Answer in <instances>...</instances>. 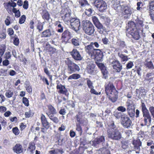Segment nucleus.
Returning a JSON list of instances; mask_svg holds the SVG:
<instances>
[{"instance_id":"obj_3","label":"nucleus","mask_w":154,"mask_h":154,"mask_svg":"<svg viewBox=\"0 0 154 154\" xmlns=\"http://www.w3.org/2000/svg\"><path fill=\"white\" fill-rule=\"evenodd\" d=\"M82 27L85 32L87 34L92 35H93L95 29L92 23L88 20H84L82 23Z\"/></svg>"},{"instance_id":"obj_50","label":"nucleus","mask_w":154,"mask_h":154,"mask_svg":"<svg viewBox=\"0 0 154 154\" xmlns=\"http://www.w3.org/2000/svg\"><path fill=\"white\" fill-rule=\"evenodd\" d=\"M117 109L119 111H121L122 112H124L126 111L127 109L126 108L122 106H119L117 108Z\"/></svg>"},{"instance_id":"obj_56","label":"nucleus","mask_w":154,"mask_h":154,"mask_svg":"<svg viewBox=\"0 0 154 154\" xmlns=\"http://www.w3.org/2000/svg\"><path fill=\"white\" fill-rule=\"evenodd\" d=\"M12 131L15 135H18L20 133V131L17 127L13 128L12 129Z\"/></svg>"},{"instance_id":"obj_52","label":"nucleus","mask_w":154,"mask_h":154,"mask_svg":"<svg viewBox=\"0 0 154 154\" xmlns=\"http://www.w3.org/2000/svg\"><path fill=\"white\" fill-rule=\"evenodd\" d=\"M96 63L97 65L98 66L99 68L101 69V70L103 69L104 68L106 67L104 65V64H103L102 63H99L97 61L96 62Z\"/></svg>"},{"instance_id":"obj_60","label":"nucleus","mask_w":154,"mask_h":154,"mask_svg":"<svg viewBox=\"0 0 154 154\" xmlns=\"http://www.w3.org/2000/svg\"><path fill=\"white\" fill-rule=\"evenodd\" d=\"M134 66L133 62L132 61H129L127 64L126 68L127 69H131Z\"/></svg>"},{"instance_id":"obj_42","label":"nucleus","mask_w":154,"mask_h":154,"mask_svg":"<svg viewBox=\"0 0 154 154\" xmlns=\"http://www.w3.org/2000/svg\"><path fill=\"white\" fill-rule=\"evenodd\" d=\"M141 107L142 110L143 114L149 113L148 110L147 109L145 104L144 103H142Z\"/></svg>"},{"instance_id":"obj_54","label":"nucleus","mask_w":154,"mask_h":154,"mask_svg":"<svg viewBox=\"0 0 154 154\" xmlns=\"http://www.w3.org/2000/svg\"><path fill=\"white\" fill-rule=\"evenodd\" d=\"M33 114V113L31 110H30L29 111L25 112V117L26 118H29L32 116Z\"/></svg>"},{"instance_id":"obj_27","label":"nucleus","mask_w":154,"mask_h":154,"mask_svg":"<svg viewBox=\"0 0 154 154\" xmlns=\"http://www.w3.org/2000/svg\"><path fill=\"white\" fill-rule=\"evenodd\" d=\"M118 56L120 58L122 62L127 61L130 59L128 57V56L125 55L122 53L120 52L118 53Z\"/></svg>"},{"instance_id":"obj_64","label":"nucleus","mask_w":154,"mask_h":154,"mask_svg":"<svg viewBox=\"0 0 154 154\" xmlns=\"http://www.w3.org/2000/svg\"><path fill=\"white\" fill-rule=\"evenodd\" d=\"M154 76V72L148 73L147 74L146 78H153Z\"/></svg>"},{"instance_id":"obj_55","label":"nucleus","mask_w":154,"mask_h":154,"mask_svg":"<svg viewBox=\"0 0 154 154\" xmlns=\"http://www.w3.org/2000/svg\"><path fill=\"white\" fill-rule=\"evenodd\" d=\"M43 25L41 23H38L37 25V29L39 32L42 31L43 29Z\"/></svg>"},{"instance_id":"obj_62","label":"nucleus","mask_w":154,"mask_h":154,"mask_svg":"<svg viewBox=\"0 0 154 154\" xmlns=\"http://www.w3.org/2000/svg\"><path fill=\"white\" fill-rule=\"evenodd\" d=\"M14 44L16 45L17 46L19 45V38L16 37H14Z\"/></svg>"},{"instance_id":"obj_9","label":"nucleus","mask_w":154,"mask_h":154,"mask_svg":"<svg viewBox=\"0 0 154 154\" xmlns=\"http://www.w3.org/2000/svg\"><path fill=\"white\" fill-rule=\"evenodd\" d=\"M72 29L77 32L80 26V23L79 19L76 18H72L69 22Z\"/></svg>"},{"instance_id":"obj_11","label":"nucleus","mask_w":154,"mask_h":154,"mask_svg":"<svg viewBox=\"0 0 154 154\" xmlns=\"http://www.w3.org/2000/svg\"><path fill=\"white\" fill-rule=\"evenodd\" d=\"M103 56L102 52L99 49H97L91 58L95 59L97 61H101Z\"/></svg>"},{"instance_id":"obj_22","label":"nucleus","mask_w":154,"mask_h":154,"mask_svg":"<svg viewBox=\"0 0 154 154\" xmlns=\"http://www.w3.org/2000/svg\"><path fill=\"white\" fill-rule=\"evenodd\" d=\"M57 88L59 90L58 92L61 94H65L67 92V90L65 87L61 84L58 85L57 86Z\"/></svg>"},{"instance_id":"obj_13","label":"nucleus","mask_w":154,"mask_h":154,"mask_svg":"<svg viewBox=\"0 0 154 154\" xmlns=\"http://www.w3.org/2000/svg\"><path fill=\"white\" fill-rule=\"evenodd\" d=\"M105 91L107 95L109 94H112V93L116 91L115 88L113 84L112 83H109L106 85Z\"/></svg>"},{"instance_id":"obj_41","label":"nucleus","mask_w":154,"mask_h":154,"mask_svg":"<svg viewBox=\"0 0 154 154\" xmlns=\"http://www.w3.org/2000/svg\"><path fill=\"white\" fill-rule=\"evenodd\" d=\"M13 94V91L12 90H9L6 92L5 95L7 98H10L12 96Z\"/></svg>"},{"instance_id":"obj_2","label":"nucleus","mask_w":154,"mask_h":154,"mask_svg":"<svg viewBox=\"0 0 154 154\" xmlns=\"http://www.w3.org/2000/svg\"><path fill=\"white\" fill-rule=\"evenodd\" d=\"M127 27L126 31L127 36L130 38L131 35L134 39L139 40L140 35L137 29L135 27L134 22L133 21L129 22Z\"/></svg>"},{"instance_id":"obj_15","label":"nucleus","mask_w":154,"mask_h":154,"mask_svg":"<svg viewBox=\"0 0 154 154\" xmlns=\"http://www.w3.org/2000/svg\"><path fill=\"white\" fill-rule=\"evenodd\" d=\"M119 2V0H113L112 1L113 8L119 12L122 11L124 7L123 5H120Z\"/></svg>"},{"instance_id":"obj_24","label":"nucleus","mask_w":154,"mask_h":154,"mask_svg":"<svg viewBox=\"0 0 154 154\" xmlns=\"http://www.w3.org/2000/svg\"><path fill=\"white\" fill-rule=\"evenodd\" d=\"M149 5L150 11H154V0L149 1ZM151 17L152 20L154 22V14H151Z\"/></svg>"},{"instance_id":"obj_43","label":"nucleus","mask_w":154,"mask_h":154,"mask_svg":"<svg viewBox=\"0 0 154 154\" xmlns=\"http://www.w3.org/2000/svg\"><path fill=\"white\" fill-rule=\"evenodd\" d=\"M101 71L103 75V77L105 79H106L107 77L108 74V71L106 69V67H105L104 68L101 69Z\"/></svg>"},{"instance_id":"obj_45","label":"nucleus","mask_w":154,"mask_h":154,"mask_svg":"<svg viewBox=\"0 0 154 154\" xmlns=\"http://www.w3.org/2000/svg\"><path fill=\"white\" fill-rule=\"evenodd\" d=\"M114 115L115 117L117 119H118L121 118V120H122V117L124 116V115H122L121 112H116Z\"/></svg>"},{"instance_id":"obj_16","label":"nucleus","mask_w":154,"mask_h":154,"mask_svg":"<svg viewBox=\"0 0 154 154\" xmlns=\"http://www.w3.org/2000/svg\"><path fill=\"white\" fill-rule=\"evenodd\" d=\"M85 50L86 52L91 57L92 55L94 54L95 51L97 49L94 48L92 44L87 45L85 47Z\"/></svg>"},{"instance_id":"obj_12","label":"nucleus","mask_w":154,"mask_h":154,"mask_svg":"<svg viewBox=\"0 0 154 154\" xmlns=\"http://www.w3.org/2000/svg\"><path fill=\"white\" fill-rule=\"evenodd\" d=\"M70 54L73 58L75 60H80L82 59V57L79 52L76 49H73L70 52Z\"/></svg>"},{"instance_id":"obj_18","label":"nucleus","mask_w":154,"mask_h":154,"mask_svg":"<svg viewBox=\"0 0 154 154\" xmlns=\"http://www.w3.org/2000/svg\"><path fill=\"white\" fill-rule=\"evenodd\" d=\"M82 113L80 112L76 115L75 116L76 119V123L81 124L82 125H84L86 124L85 121L82 119Z\"/></svg>"},{"instance_id":"obj_57","label":"nucleus","mask_w":154,"mask_h":154,"mask_svg":"<svg viewBox=\"0 0 154 154\" xmlns=\"http://www.w3.org/2000/svg\"><path fill=\"white\" fill-rule=\"evenodd\" d=\"M5 24L7 26H9L10 24V17L9 16H7L6 19L5 21Z\"/></svg>"},{"instance_id":"obj_26","label":"nucleus","mask_w":154,"mask_h":154,"mask_svg":"<svg viewBox=\"0 0 154 154\" xmlns=\"http://www.w3.org/2000/svg\"><path fill=\"white\" fill-rule=\"evenodd\" d=\"M48 109L49 110L48 112H46V114L48 113L50 115H53L56 114L57 113L55 109L51 105H49L47 106Z\"/></svg>"},{"instance_id":"obj_51","label":"nucleus","mask_w":154,"mask_h":154,"mask_svg":"<svg viewBox=\"0 0 154 154\" xmlns=\"http://www.w3.org/2000/svg\"><path fill=\"white\" fill-rule=\"evenodd\" d=\"M25 88L27 91L29 93H31L32 91L31 86L29 84H26L25 86Z\"/></svg>"},{"instance_id":"obj_63","label":"nucleus","mask_w":154,"mask_h":154,"mask_svg":"<svg viewBox=\"0 0 154 154\" xmlns=\"http://www.w3.org/2000/svg\"><path fill=\"white\" fill-rule=\"evenodd\" d=\"M92 20L94 25H95L97 23L99 22L98 18L95 16H93L92 17Z\"/></svg>"},{"instance_id":"obj_40","label":"nucleus","mask_w":154,"mask_h":154,"mask_svg":"<svg viewBox=\"0 0 154 154\" xmlns=\"http://www.w3.org/2000/svg\"><path fill=\"white\" fill-rule=\"evenodd\" d=\"M95 65L94 64H92L91 66L88 65V72L90 74H92L94 70Z\"/></svg>"},{"instance_id":"obj_35","label":"nucleus","mask_w":154,"mask_h":154,"mask_svg":"<svg viewBox=\"0 0 154 154\" xmlns=\"http://www.w3.org/2000/svg\"><path fill=\"white\" fill-rule=\"evenodd\" d=\"M62 37L64 38H69L72 37L71 33L67 30L65 31L62 33Z\"/></svg>"},{"instance_id":"obj_39","label":"nucleus","mask_w":154,"mask_h":154,"mask_svg":"<svg viewBox=\"0 0 154 154\" xmlns=\"http://www.w3.org/2000/svg\"><path fill=\"white\" fill-rule=\"evenodd\" d=\"M42 17L46 20H48L50 18V15L46 11H44L42 14Z\"/></svg>"},{"instance_id":"obj_23","label":"nucleus","mask_w":154,"mask_h":154,"mask_svg":"<svg viewBox=\"0 0 154 154\" xmlns=\"http://www.w3.org/2000/svg\"><path fill=\"white\" fill-rule=\"evenodd\" d=\"M46 48L51 56H52L53 54H55L57 53L56 49L52 47L50 45H47Z\"/></svg>"},{"instance_id":"obj_31","label":"nucleus","mask_w":154,"mask_h":154,"mask_svg":"<svg viewBox=\"0 0 154 154\" xmlns=\"http://www.w3.org/2000/svg\"><path fill=\"white\" fill-rule=\"evenodd\" d=\"M60 23V21H57L54 24L55 26H57V28H60V29H57V32H58L62 33L63 31V28Z\"/></svg>"},{"instance_id":"obj_17","label":"nucleus","mask_w":154,"mask_h":154,"mask_svg":"<svg viewBox=\"0 0 154 154\" xmlns=\"http://www.w3.org/2000/svg\"><path fill=\"white\" fill-rule=\"evenodd\" d=\"M4 6L8 13L10 14L11 13L12 7L14 8L16 6V4L15 2H9L5 3Z\"/></svg>"},{"instance_id":"obj_20","label":"nucleus","mask_w":154,"mask_h":154,"mask_svg":"<svg viewBox=\"0 0 154 154\" xmlns=\"http://www.w3.org/2000/svg\"><path fill=\"white\" fill-rule=\"evenodd\" d=\"M41 119L43 126L46 129H48L50 127L49 124L45 116L42 114L41 115Z\"/></svg>"},{"instance_id":"obj_34","label":"nucleus","mask_w":154,"mask_h":154,"mask_svg":"<svg viewBox=\"0 0 154 154\" xmlns=\"http://www.w3.org/2000/svg\"><path fill=\"white\" fill-rule=\"evenodd\" d=\"M71 42L72 44L75 46H78L79 45L80 40L77 38H73L71 40Z\"/></svg>"},{"instance_id":"obj_5","label":"nucleus","mask_w":154,"mask_h":154,"mask_svg":"<svg viewBox=\"0 0 154 154\" xmlns=\"http://www.w3.org/2000/svg\"><path fill=\"white\" fill-rule=\"evenodd\" d=\"M68 8L63 9L60 12L61 16L65 23H69L71 18V13Z\"/></svg>"},{"instance_id":"obj_25","label":"nucleus","mask_w":154,"mask_h":154,"mask_svg":"<svg viewBox=\"0 0 154 154\" xmlns=\"http://www.w3.org/2000/svg\"><path fill=\"white\" fill-rule=\"evenodd\" d=\"M35 144L34 142H30L29 144V146L27 149V151L31 153H33L35 149Z\"/></svg>"},{"instance_id":"obj_59","label":"nucleus","mask_w":154,"mask_h":154,"mask_svg":"<svg viewBox=\"0 0 154 154\" xmlns=\"http://www.w3.org/2000/svg\"><path fill=\"white\" fill-rule=\"evenodd\" d=\"M7 70V69H1L0 71V75L2 76L6 75Z\"/></svg>"},{"instance_id":"obj_1","label":"nucleus","mask_w":154,"mask_h":154,"mask_svg":"<svg viewBox=\"0 0 154 154\" xmlns=\"http://www.w3.org/2000/svg\"><path fill=\"white\" fill-rule=\"evenodd\" d=\"M107 132L108 137L112 140H119L122 137L121 132L117 128L114 123L109 125Z\"/></svg>"},{"instance_id":"obj_6","label":"nucleus","mask_w":154,"mask_h":154,"mask_svg":"<svg viewBox=\"0 0 154 154\" xmlns=\"http://www.w3.org/2000/svg\"><path fill=\"white\" fill-rule=\"evenodd\" d=\"M94 5L100 12L105 11L107 8L106 3L103 0H95L94 2Z\"/></svg>"},{"instance_id":"obj_14","label":"nucleus","mask_w":154,"mask_h":154,"mask_svg":"<svg viewBox=\"0 0 154 154\" xmlns=\"http://www.w3.org/2000/svg\"><path fill=\"white\" fill-rule=\"evenodd\" d=\"M104 141V137L103 136H100L97 138L95 139L94 141H92L91 143H92L93 146H96L97 144L101 143L103 145Z\"/></svg>"},{"instance_id":"obj_46","label":"nucleus","mask_w":154,"mask_h":154,"mask_svg":"<svg viewBox=\"0 0 154 154\" xmlns=\"http://www.w3.org/2000/svg\"><path fill=\"white\" fill-rule=\"evenodd\" d=\"M13 12L15 14V16L18 17L20 16V13L19 10H17L15 8H13L12 9Z\"/></svg>"},{"instance_id":"obj_47","label":"nucleus","mask_w":154,"mask_h":154,"mask_svg":"<svg viewBox=\"0 0 154 154\" xmlns=\"http://www.w3.org/2000/svg\"><path fill=\"white\" fill-rule=\"evenodd\" d=\"M22 100L23 103L26 106H29V101L26 97H23Z\"/></svg>"},{"instance_id":"obj_38","label":"nucleus","mask_w":154,"mask_h":154,"mask_svg":"<svg viewBox=\"0 0 154 154\" xmlns=\"http://www.w3.org/2000/svg\"><path fill=\"white\" fill-rule=\"evenodd\" d=\"M100 30V32L101 33H103V31L105 30V28L100 22L95 25Z\"/></svg>"},{"instance_id":"obj_10","label":"nucleus","mask_w":154,"mask_h":154,"mask_svg":"<svg viewBox=\"0 0 154 154\" xmlns=\"http://www.w3.org/2000/svg\"><path fill=\"white\" fill-rule=\"evenodd\" d=\"M121 123L122 125L126 128H128L131 125L132 122L129 118L126 115L122 117Z\"/></svg>"},{"instance_id":"obj_44","label":"nucleus","mask_w":154,"mask_h":154,"mask_svg":"<svg viewBox=\"0 0 154 154\" xmlns=\"http://www.w3.org/2000/svg\"><path fill=\"white\" fill-rule=\"evenodd\" d=\"M143 116L144 117V119H146L147 120H148L149 123H150L151 122V118L149 113L143 114Z\"/></svg>"},{"instance_id":"obj_61","label":"nucleus","mask_w":154,"mask_h":154,"mask_svg":"<svg viewBox=\"0 0 154 154\" xmlns=\"http://www.w3.org/2000/svg\"><path fill=\"white\" fill-rule=\"evenodd\" d=\"M26 19V17L25 15H23L20 18L19 23L20 24H22L24 23Z\"/></svg>"},{"instance_id":"obj_19","label":"nucleus","mask_w":154,"mask_h":154,"mask_svg":"<svg viewBox=\"0 0 154 154\" xmlns=\"http://www.w3.org/2000/svg\"><path fill=\"white\" fill-rule=\"evenodd\" d=\"M112 66L114 69L117 72H120L122 69V66L118 60L113 61L112 63Z\"/></svg>"},{"instance_id":"obj_58","label":"nucleus","mask_w":154,"mask_h":154,"mask_svg":"<svg viewBox=\"0 0 154 154\" xmlns=\"http://www.w3.org/2000/svg\"><path fill=\"white\" fill-rule=\"evenodd\" d=\"M143 19H138L137 21V25H140L141 26H143Z\"/></svg>"},{"instance_id":"obj_4","label":"nucleus","mask_w":154,"mask_h":154,"mask_svg":"<svg viewBox=\"0 0 154 154\" xmlns=\"http://www.w3.org/2000/svg\"><path fill=\"white\" fill-rule=\"evenodd\" d=\"M41 36L42 37L46 38L51 37L53 39L59 37L58 34L52 29H49L45 30L42 33Z\"/></svg>"},{"instance_id":"obj_33","label":"nucleus","mask_w":154,"mask_h":154,"mask_svg":"<svg viewBox=\"0 0 154 154\" xmlns=\"http://www.w3.org/2000/svg\"><path fill=\"white\" fill-rule=\"evenodd\" d=\"M80 75L78 74L75 73L70 75L68 78V80L71 79H77L80 78Z\"/></svg>"},{"instance_id":"obj_37","label":"nucleus","mask_w":154,"mask_h":154,"mask_svg":"<svg viewBox=\"0 0 154 154\" xmlns=\"http://www.w3.org/2000/svg\"><path fill=\"white\" fill-rule=\"evenodd\" d=\"M49 113H47V115L49 117L51 120L56 123H57L59 122V120L56 117L54 116L53 115H50Z\"/></svg>"},{"instance_id":"obj_30","label":"nucleus","mask_w":154,"mask_h":154,"mask_svg":"<svg viewBox=\"0 0 154 154\" xmlns=\"http://www.w3.org/2000/svg\"><path fill=\"white\" fill-rule=\"evenodd\" d=\"M127 110L128 115L131 117H133L135 116V108H127Z\"/></svg>"},{"instance_id":"obj_29","label":"nucleus","mask_w":154,"mask_h":154,"mask_svg":"<svg viewBox=\"0 0 154 154\" xmlns=\"http://www.w3.org/2000/svg\"><path fill=\"white\" fill-rule=\"evenodd\" d=\"M144 64L146 67L149 69H154V66L152 62L149 60H146L144 62Z\"/></svg>"},{"instance_id":"obj_28","label":"nucleus","mask_w":154,"mask_h":154,"mask_svg":"<svg viewBox=\"0 0 154 154\" xmlns=\"http://www.w3.org/2000/svg\"><path fill=\"white\" fill-rule=\"evenodd\" d=\"M134 105V100H128L126 103L127 108H135Z\"/></svg>"},{"instance_id":"obj_32","label":"nucleus","mask_w":154,"mask_h":154,"mask_svg":"<svg viewBox=\"0 0 154 154\" xmlns=\"http://www.w3.org/2000/svg\"><path fill=\"white\" fill-rule=\"evenodd\" d=\"M132 8L128 7H125L124 8L123 14H125L131 15L132 13Z\"/></svg>"},{"instance_id":"obj_8","label":"nucleus","mask_w":154,"mask_h":154,"mask_svg":"<svg viewBox=\"0 0 154 154\" xmlns=\"http://www.w3.org/2000/svg\"><path fill=\"white\" fill-rule=\"evenodd\" d=\"M143 137L140 134L138 135L136 140H134L133 144L134 145V149L136 150V153H139L140 149V147L141 146V140H143Z\"/></svg>"},{"instance_id":"obj_7","label":"nucleus","mask_w":154,"mask_h":154,"mask_svg":"<svg viewBox=\"0 0 154 154\" xmlns=\"http://www.w3.org/2000/svg\"><path fill=\"white\" fill-rule=\"evenodd\" d=\"M65 62L66 64L68 66V70L70 71V74L80 70L79 67L70 60L67 59L65 61Z\"/></svg>"},{"instance_id":"obj_48","label":"nucleus","mask_w":154,"mask_h":154,"mask_svg":"<svg viewBox=\"0 0 154 154\" xmlns=\"http://www.w3.org/2000/svg\"><path fill=\"white\" fill-rule=\"evenodd\" d=\"M86 80H87V85L88 86V87L89 88H93L94 86L93 85V83L92 82H91L89 79H87Z\"/></svg>"},{"instance_id":"obj_21","label":"nucleus","mask_w":154,"mask_h":154,"mask_svg":"<svg viewBox=\"0 0 154 154\" xmlns=\"http://www.w3.org/2000/svg\"><path fill=\"white\" fill-rule=\"evenodd\" d=\"M14 151L17 154H20L23 152V149L22 146L19 143H17L13 147Z\"/></svg>"},{"instance_id":"obj_53","label":"nucleus","mask_w":154,"mask_h":154,"mask_svg":"<svg viewBox=\"0 0 154 154\" xmlns=\"http://www.w3.org/2000/svg\"><path fill=\"white\" fill-rule=\"evenodd\" d=\"M143 5V3L142 2H139L137 3V10H140L142 9V7Z\"/></svg>"},{"instance_id":"obj_49","label":"nucleus","mask_w":154,"mask_h":154,"mask_svg":"<svg viewBox=\"0 0 154 154\" xmlns=\"http://www.w3.org/2000/svg\"><path fill=\"white\" fill-rule=\"evenodd\" d=\"M92 12V10L90 8L88 9H86L85 11V13L88 16H90Z\"/></svg>"},{"instance_id":"obj_36","label":"nucleus","mask_w":154,"mask_h":154,"mask_svg":"<svg viewBox=\"0 0 154 154\" xmlns=\"http://www.w3.org/2000/svg\"><path fill=\"white\" fill-rule=\"evenodd\" d=\"M79 3L80 5V7L82 9L87 5H89L86 0H79Z\"/></svg>"}]
</instances>
